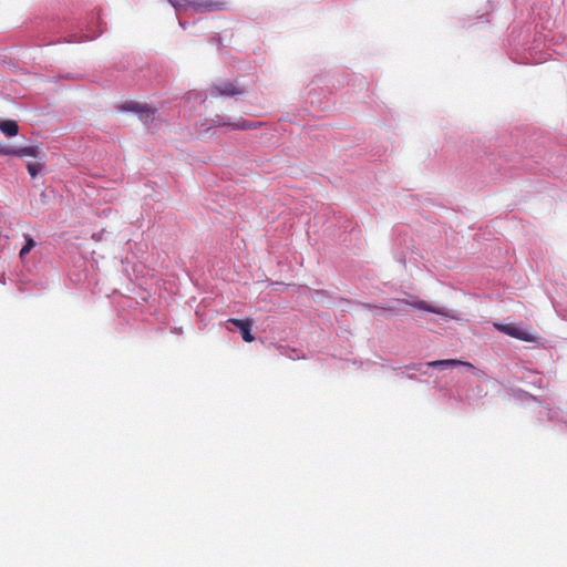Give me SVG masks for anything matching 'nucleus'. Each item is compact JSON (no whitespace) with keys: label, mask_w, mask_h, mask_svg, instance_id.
Wrapping results in <instances>:
<instances>
[{"label":"nucleus","mask_w":567,"mask_h":567,"mask_svg":"<svg viewBox=\"0 0 567 567\" xmlns=\"http://www.w3.org/2000/svg\"><path fill=\"white\" fill-rule=\"evenodd\" d=\"M190 7L196 12H214V11H224L227 10L228 2L223 0H194L190 2Z\"/></svg>","instance_id":"1"},{"label":"nucleus","mask_w":567,"mask_h":567,"mask_svg":"<svg viewBox=\"0 0 567 567\" xmlns=\"http://www.w3.org/2000/svg\"><path fill=\"white\" fill-rule=\"evenodd\" d=\"M497 330L501 332H504L505 334L516 338L522 341L526 342H533L535 341V337L527 330L517 327L515 324H502V323H495L494 324Z\"/></svg>","instance_id":"2"},{"label":"nucleus","mask_w":567,"mask_h":567,"mask_svg":"<svg viewBox=\"0 0 567 567\" xmlns=\"http://www.w3.org/2000/svg\"><path fill=\"white\" fill-rule=\"evenodd\" d=\"M41 148L39 146H23L19 148H12L9 146L0 147V155H12L17 157H39Z\"/></svg>","instance_id":"3"},{"label":"nucleus","mask_w":567,"mask_h":567,"mask_svg":"<svg viewBox=\"0 0 567 567\" xmlns=\"http://www.w3.org/2000/svg\"><path fill=\"white\" fill-rule=\"evenodd\" d=\"M212 93L220 96H235L244 93V89L236 85L230 81H223L215 84L212 89Z\"/></svg>","instance_id":"4"},{"label":"nucleus","mask_w":567,"mask_h":567,"mask_svg":"<svg viewBox=\"0 0 567 567\" xmlns=\"http://www.w3.org/2000/svg\"><path fill=\"white\" fill-rule=\"evenodd\" d=\"M227 322H229V323L234 324L236 328H238L244 341L252 342L255 340V337L251 333V327L254 323V321L251 319L243 320V319L230 318V319H228Z\"/></svg>","instance_id":"5"},{"label":"nucleus","mask_w":567,"mask_h":567,"mask_svg":"<svg viewBox=\"0 0 567 567\" xmlns=\"http://www.w3.org/2000/svg\"><path fill=\"white\" fill-rule=\"evenodd\" d=\"M426 364L431 368H441V369H450V368L462 365V367H466L471 370H474V365L471 362L456 360V359L430 361Z\"/></svg>","instance_id":"6"},{"label":"nucleus","mask_w":567,"mask_h":567,"mask_svg":"<svg viewBox=\"0 0 567 567\" xmlns=\"http://www.w3.org/2000/svg\"><path fill=\"white\" fill-rule=\"evenodd\" d=\"M398 302L400 305H408V306H411L415 309H419V310H424V311H427V312H432V313H436V315H441V316H444V312L441 310V309H437L431 305H429L426 301L424 300H417L415 302H409L406 300H398Z\"/></svg>","instance_id":"7"},{"label":"nucleus","mask_w":567,"mask_h":567,"mask_svg":"<svg viewBox=\"0 0 567 567\" xmlns=\"http://www.w3.org/2000/svg\"><path fill=\"white\" fill-rule=\"evenodd\" d=\"M123 110L126 111H134L137 113L146 114V116H150V114H153V110L148 107L147 104H142L135 101H128L123 106Z\"/></svg>","instance_id":"8"},{"label":"nucleus","mask_w":567,"mask_h":567,"mask_svg":"<svg viewBox=\"0 0 567 567\" xmlns=\"http://www.w3.org/2000/svg\"><path fill=\"white\" fill-rule=\"evenodd\" d=\"M0 131L8 137L16 136L19 133V125L13 120L0 121Z\"/></svg>","instance_id":"9"},{"label":"nucleus","mask_w":567,"mask_h":567,"mask_svg":"<svg viewBox=\"0 0 567 567\" xmlns=\"http://www.w3.org/2000/svg\"><path fill=\"white\" fill-rule=\"evenodd\" d=\"M235 130H255L261 126V123L249 122L244 118H240L234 123H228Z\"/></svg>","instance_id":"10"},{"label":"nucleus","mask_w":567,"mask_h":567,"mask_svg":"<svg viewBox=\"0 0 567 567\" xmlns=\"http://www.w3.org/2000/svg\"><path fill=\"white\" fill-rule=\"evenodd\" d=\"M35 246V241L32 238H27L24 246L20 250V257L23 258L31 249Z\"/></svg>","instance_id":"11"},{"label":"nucleus","mask_w":567,"mask_h":567,"mask_svg":"<svg viewBox=\"0 0 567 567\" xmlns=\"http://www.w3.org/2000/svg\"><path fill=\"white\" fill-rule=\"evenodd\" d=\"M28 172L32 177H35L41 171V164L39 163H29L27 165Z\"/></svg>","instance_id":"12"},{"label":"nucleus","mask_w":567,"mask_h":567,"mask_svg":"<svg viewBox=\"0 0 567 567\" xmlns=\"http://www.w3.org/2000/svg\"><path fill=\"white\" fill-rule=\"evenodd\" d=\"M385 310H388V311H393V310H394V308H386Z\"/></svg>","instance_id":"13"}]
</instances>
